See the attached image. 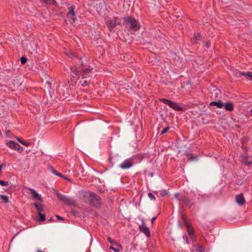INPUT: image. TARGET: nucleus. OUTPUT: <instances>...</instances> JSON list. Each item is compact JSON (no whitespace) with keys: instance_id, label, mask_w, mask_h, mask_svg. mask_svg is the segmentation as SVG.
<instances>
[{"instance_id":"23","label":"nucleus","mask_w":252,"mask_h":252,"mask_svg":"<svg viewBox=\"0 0 252 252\" xmlns=\"http://www.w3.org/2000/svg\"><path fill=\"white\" fill-rule=\"evenodd\" d=\"M187 228H188V232L189 235L190 236V237L192 238V235L194 234V233L193 230V228L191 227H190V226H189V225H188V224L187 225Z\"/></svg>"},{"instance_id":"14","label":"nucleus","mask_w":252,"mask_h":252,"mask_svg":"<svg viewBox=\"0 0 252 252\" xmlns=\"http://www.w3.org/2000/svg\"><path fill=\"white\" fill-rule=\"evenodd\" d=\"M241 161L247 165L252 164V161L249 159V158L245 155H242L241 157Z\"/></svg>"},{"instance_id":"15","label":"nucleus","mask_w":252,"mask_h":252,"mask_svg":"<svg viewBox=\"0 0 252 252\" xmlns=\"http://www.w3.org/2000/svg\"><path fill=\"white\" fill-rule=\"evenodd\" d=\"M225 109L226 111H232L234 110V105L232 102H227L224 105L223 104Z\"/></svg>"},{"instance_id":"49","label":"nucleus","mask_w":252,"mask_h":252,"mask_svg":"<svg viewBox=\"0 0 252 252\" xmlns=\"http://www.w3.org/2000/svg\"><path fill=\"white\" fill-rule=\"evenodd\" d=\"M2 166H3V165L2 164H0V171H1L2 168Z\"/></svg>"},{"instance_id":"51","label":"nucleus","mask_w":252,"mask_h":252,"mask_svg":"<svg viewBox=\"0 0 252 252\" xmlns=\"http://www.w3.org/2000/svg\"><path fill=\"white\" fill-rule=\"evenodd\" d=\"M71 213L73 214V215H75V213L73 211H71Z\"/></svg>"},{"instance_id":"6","label":"nucleus","mask_w":252,"mask_h":252,"mask_svg":"<svg viewBox=\"0 0 252 252\" xmlns=\"http://www.w3.org/2000/svg\"><path fill=\"white\" fill-rule=\"evenodd\" d=\"M133 164V160L131 158H128L125 160L120 165V167L123 169L130 168Z\"/></svg>"},{"instance_id":"9","label":"nucleus","mask_w":252,"mask_h":252,"mask_svg":"<svg viewBox=\"0 0 252 252\" xmlns=\"http://www.w3.org/2000/svg\"><path fill=\"white\" fill-rule=\"evenodd\" d=\"M68 12L67 16L68 18H71L72 20V22L74 23L76 20L75 18V13L74 11L75 6L73 5L70 6L68 7Z\"/></svg>"},{"instance_id":"46","label":"nucleus","mask_w":252,"mask_h":252,"mask_svg":"<svg viewBox=\"0 0 252 252\" xmlns=\"http://www.w3.org/2000/svg\"><path fill=\"white\" fill-rule=\"evenodd\" d=\"M191 239H192V240L193 241H195V234L194 235H192V237H190Z\"/></svg>"},{"instance_id":"47","label":"nucleus","mask_w":252,"mask_h":252,"mask_svg":"<svg viewBox=\"0 0 252 252\" xmlns=\"http://www.w3.org/2000/svg\"><path fill=\"white\" fill-rule=\"evenodd\" d=\"M206 46H207V47L208 48H209L210 45H209V43H208V42H207V43H206Z\"/></svg>"},{"instance_id":"5","label":"nucleus","mask_w":252,"mask_h":252,"mask_svg":"<svg viewBox=\"0 0 252 252\" xmlns=\"http://www.w3.org/2000/svg\"><path fill=\"white\" fill-rule=\"evenodd\" d=\"M57 198L60 200L61 201L63 202L66 204L71 205L73 204L74 201L70 198L68 197L67 196L63 195L60 193H56Z\"/></svg>"},{"instance_id":"39","label":"nucleus","mask_w":252,"mask_h":252,"mask_svg":"<svg viewBox=\"0 0 252 252\" xmlns=\"http://www.w3.org/2000/svg\"><path fill=\"white\" fill-rule=\"evenodd\" d=\"M22 145L26 146L27 147L31 145V143L29 142L24 141L23 142Z\"/></svg>"},{"instance_id":"18","label":"nucleus","mask_w":252,"mask_h":252,"mask_svg":"<svg viewBox=\"0 0 252 252\" xmlns=\"http://www.w3.org/2000/svg\"><path fill=\"white\" fill-rule=\"evenodd\" d=\"M17 143L12 140L6 141L5 144L10 149L14 150Z\"/></svg>"},{"instance_id":"17","label":"nucleus","mask_w":252,"mask_h":252,"mask_svg":"<svg viewBox=\"0 0 252 252\" xmlns=\"http://www.w3.org/2000/svg\"><path fill=\"white\" fill-rule=\"evenodd\" d=\"M240 74L244 76L246 78L252 80V72H240Z\"/></svg>"},{"instance_id":"28","label":"nucleus","mask_w":252,"mask_h":252,"mask_svg":"<svg viewBox=\"0 0 252 252\" xmlns=\"http://www.w3.org/2000/svg\"><path fill=\"white\" fill-rule=\"evenodd\" d=\"M56 175L59 176V177H62V178H63L70 182H71V180L70 179H69V178H68L67 177H66V176H64L63 175V174H55Z\"/></svg>"},{"instance_id":"38","label":"nucleus","mask_w":252,"mask_h":252,"mask_svg":"<svg viewBox=\"0 0 252 252\" xmlns=\"http://www.w3.org/2000/svg\"><path fill=\"white\" fill-rule=\"evenodd\" d=\"M109 249L113 250L115 252H120L118 249L115 248L113 247L112 246H111L110 247Z\"/></svg>"},{"instance_id":"32","label":"nucleus","mask_w":252,"mask_h":252,"mask_svg":"<svg viewBox=\"0 0 252 252\" xmlns=\"http://www.w3.org/2000/svg\"><path fill=\"white\" fill-rule=\"evenodd\" d=\"M195 40H198L200 39V34L199 33H196L194 35Z\"/></svg>"},{"instance_id":"24","label":"nucleus","mask_w":252,"mask_h":252,"mask_svg":"<svg viewBox=\"0 0 252 252\" xmlns=\"http://www.w3.org/2000/svg\"><path fill=\"white\" fill-rule=\"evenodd\" d=\"M14 150H16L20 153H21L23 151V148L18 143H16Z\"/></svg>"},{"instance_id":"8","label":"nucleus","mask_w":252,"mask_h":252,"mask_svg":"<svg viewBox=\"0 0 252 252\" xmlns=\"http://www.w3.org/2000/svg\"><path fill=\"white\" fill-rule=\"evenodd\" d=\"M118 19L117 17H114L113 19L106 21V23L110 31H112L115 28Z\"/></svg>"},{"instance_id":"50","label":"nucleus","mask_w":252,"mask_h":252,"mask_svg":"<svg viewBox=\"0 0 252 252\" xmlns=\"http://www.w3.org/2000/svg\"><path fill=\"white\" fill-rule=\"evenodd\" d=\"M36 252H42V251H41V250H37L36 251Z\"/></svg>"},{"instance_id":"4","label":"nucleus","mask_w":252,"mask_h":252,"mask_svg":"<svg viewBox=\"0 0 252 252\" xmlns=\"http://www.w3.org/2000/svg\"><path fill=\"white\" fill-rule=\"evenodd\" d=\"M89 202L91 205L96 208H99L101 205L100 198L94 193H93Z\"/></svg>"},{"instance_id":"27","label":"nucleus","mask_w":252,"mask_h":252,"mask_svg":"<svg viewBox=\"0 0 252 252\" xmlns=\"http://www.w3.org/2000/svg\"><path fill=\"white\" fill-rule=\"evenodd\" d=\"M197 252H205V248L202 246H198L196 248Z\"/></svg>"},{"instance_id":"41","label":"nucleus","mask_w":252,"mask_h":252,"mask_svg":"<svg viewBox=\"0 0 252 252\" xmlns=\"http://www.w3.org/2000/svg\"><path fill=\"white\" fill-rule=\"evenodd\" d=\"M16 140L19 142H20L21 144H22L23 143V142H24L23 140H22L20 138H19L18 137H16Z\"/></svg>"},{"instance_id":"40","label":"nucleus","mask_w":252,"mask_h":252,"mask_svg":"<svg viewBox=\"0 0 252 252\" xmlns=\"http://www.w3.org/2000/svg\"><path fill=\"white\" fill-rule=\"evenodd\" d=\"M107 240H108V241H109V242L110 243H111V244H113V243H115V241H114L113 240H112V239H111V238H110V237H108V238H107Z\"/></svg>"},{"instance_id":"16","label":"nucleus","mask_w":252,"mask_h":252,"mask_svg":"<svg viewBox=\"0 0 252 252\" xmlns=\"http://www.w3.org/2000/svg\"><path fill=\"white\" fill-rule=\"evenodd\" d=\"M210 105L216 106L219 108H221L223 107V104L220 100L218 101H212L210 102Z\"/></svg>"},{"instance_id":"52","label":"nucleus","mask_w":252,"mask_h":252,"mask_svg":"<svg viewBox=\"0 0 252 252\" xmlns=\"http://www.w3.org/2000/svg\"><path fill=\"white\" fill-rule=\"evenodd\" d=\"M150 175H151V177H152L153 176V174H150Z\"/></svg>"},{"instance_id":"45","label":"nucleus","mask_w":252,"mask_h":252,"mask_svg":"<svg viewBox=\"0 0 252 252\" xmlns=\"http://www.w3.org/2000/svg\"><path fill=\"white\" fill-rule=\"evenodd\" d=\"M157 219V217H154L153 218H152V219H151V222L152 223H154V221Z\"/></svg>"},{"instance_id":"31","label":"nucleus","mask_w":252,"mask_h":252,"mask_svg":"<svg viewBox=\"0 0 252 252\" xmlns=\"http://www.w3.org/2000/svg\"><path fill=\"white\" fill-rule=\"evenodd\" d=\"M168 193V191L166 190H162L160 192V195L161 196H164L166 195H167Z\"/></svg>"},{"instance_id":"21","label":"nucleus","mask_w":252,"mask_h":252,"mask_svg":"<svg viewBox=\"0 0 252 252\" xmlns=\"http://www.w3.org/2000/svg\"><path fill=\"white\" fill-rule=\"evenodd\" d=\"M187 156L189 157V160L190 161L197 160L198 159V156L193 155L191 154H188Z\"/></svg>"},{"instance_id":"37","label":"nucleus","mask_w":252,"mask_h":252,"mask_svg":"<svg viewBox=\"0 0 252 252\" xmlns=\"http://www.w3.org/2000/svg\"><path fill=\"white\" fill-rule=\"evenodd\" d=\"M169 129V127H166L163 128L161 131V134L165 133Z\"/></svg>"},{"instance_id":"33","label":"nucleus","mask_w":252,"mask_h":252,"mask_svg":"<svg viewBox=\"0 0 252 252\" xmlns=\"http://www.w3.org/2000/svg\"><path fill=\"white\" fill-rule=\"evenodd\" d=\"M48 170H49V172H52V173H54V174H55V173H59L58 172H57L54 169L53 167L52 166H50L48 168Z\"/></svg>"},{"instance_id":"11","label":"nucleus","mask_w":252,"mask_h":252,"mask_svg":"<svg viewBox=\"0 0 252 252\" xmlns=\"http://www.w3.org/2000/svg\"><path fill=\"white\" fill-rule=\"evenodd\" d=\"M27 189L28 190L30 191V193L31 194H32V198H33L34 199H37L40 201H42V198H41L40 195H39L36 191V190H35L34 189H32L29 188V187L27 188Z\"/></svg>"},{"instance_id":"12","label":"nucleus","mask_w":252,"mask_h":252,"mask_svg":"<svg viewBox=\"0 0 252 252\" xmlns=\"http://www.w3.org/2000/svg\"><path fill=\"white\" fill-rule=\"evenodd\" d=\"M236 201L240 206H243L245 204L246 201L244 195L242 193L237 195L236 196Z\"/></svg>"},{"instance_id":"53","label":"nucleus","mask_w":252,"mask_h":252,"mask_svg":"<svg viewBox=\"0 0 252 252\" xmlns=\"http://www.w3.org/2000/svg\"><path fill=\"white\" fill-rule=\"evenodd\" d=\"M251 114L252 115V109H251Z\"/></svg>"},{"instance_id":"7","label":"nucleus","mask_w":252,"mask_h":252,"mask_svg":"<svg viewBox=\"0 0 252 252\" xmlns=\"http://www.w3.org/2000/svg\"><path fill=\"white\" fill-rule=\"evenodd\" d=\"M139 229L141 232L145 234L148 237H149L151 236L149 228L146 226L143 220H142L141 225L139 226Z\"/></svg>"},{"instance_id":"25","label":"nucleus","mask_w":252,"mask_h":252,"mask_svg":"<svg viewBox=\"0 0 252 252\" xmlns=\"http://www.w3.org/2000/svg\"><path fill=\"white\" fill-rule=\"evenodd\" d=\"M0 197L2 199L3 202L5 203H7L9 201V199L7 196L4 195H0Z\"/></svg>"},{"instance_id":"20","label":"nucleus","mask_w":252,"mask_h":252,"mask_svg":"<svg viewBox=\"0 0 252 252\" xmlns=\"http://www.w3.org/2000/svg\"><path fill=\"white\" fill-rule=\"evenodd\" d=\"M41 2H44L49 5H56L57 2L55 0H39Z\"/></svg>"},{"instance_id":"19","label":"nucleus","mask_w":252,"mask_h":252,"mask_svg":"<svg viewBox=\"0 0 252 252\" xmlns=\"http://www.w3.org/2000/svg\"><path fill=\"white\" fill-rule=\"evenodd\" d=\"M65 54L69 58L74 59L76 58L79 60H81L80 58H78V56H76V54L71 52V51H66L65 52Z\"/></svg>"},{"instance_id":"2","label":"nucleus","mask_w":252,"mask_h":252,"mask_svg":"<svg viewBox=\"0 0 252 252\" xmlns=\"http://www.w3.org/2000/svg\"><path fill=\"white\" fill-rule=\"evenodd\" d=\"M124 21L129 25V28L134 31H137L140 29L139 22L135 18L130 16H126L124 18Z\"/></svg>"},{"instance_id":"35","label":"nucleus","mask_w":252,"mask_h":252,"mask_svg":"<svg viewBox=\"0 0 252 252\" xmlns=\"http://www.w3.org/2000/svg\"><path fill=\"white\" fill-rule=\"evenodd\" d=\"M148 195L151 200H154L156 199L155 196L151 192L148 193Z\"/></svg>"},{"instance_id":"43","label":"nucleus","mask_w":252,"mask_h":252,"mask_svg":"<svg viewBox=\"0 0 252 252\" xmlns=\"http://www.w3.org/2000/svg\"><path fill=\"white\" fill-rule=\"evenodd\" d=\"M179 193H176L175 194H174V196L176 198H177L179 201H180L181 199L179 198Z\"/></svg>"},{"instance_id":"34","label":"nucleus","mask_w":252,"mask_h":252,"mask_svg":"<svg viewBox=\"0 0 252 252\" xmlns=\"http://www.w3.org/2000/svg\"><path fill=\"white\" fill-rule=\"evenodd\" d=\"M183 238L184 240L185 241V243L186 244H189V239H188V237H187V235H186V234L184 235L183 236Z\"/></svg>"},{"instance_id":"26","label":"nucleus","mask_w":252,"mask_h":252,"mask_svg":"<svg viewBox=\"0 0 252 252\" xmlns=\"http://www.w3.org/2000/svg\"><path fill=\"white\" fill-rule=\"evenodd\" d=\"M39 217L38 220L40 221H44L45 220V216L44 214L40 213L38 214Z\"/></svg>"},{"instance_id":"30","label":"nucleus","mask_w":252,"mask_h":252,"mask_svg":"<svg viewBox=\"0 0 252 252\" xmlns=\"http://www.w3.org/2000/svg\"><path fill=\"white\" fill-rule=\"evenodd\" d=\"M21 63L22 64H24L25 63H26V62H27V59L26 57H21Z\"/></svg>"},{"instance_id":"22","label":"nucleus","mask_w":252,"mask_h":252,"mask_svg":"<svg viewBox=\"0 0 252 252\" xmlns=\"http://www.w3.org/2000/svg\"><path fill=\"white\" fill-rule=\"evenodd\" d=\"M35 208L36 209V210L38 212V213H40L43 210V207L41 204H37L36 203H34L33 204Z\"/></svg>"},{"instance_id":"42","label":"nucleus","mask_w":252,"mask_h":252,"mask_svg":"<svg viewBox=\"0 0 252 252\" xmlns=\"http://www.w3.org/2000/svg\"><path fill=\"white\" fill-rule=\"evenodd\" d=\"M16 140L19 142H20L21 144H22L23 143V142H24L23 140H22L20 138H19L18 137H16Z\"/></svg>"},{"instance_id":"10","label":"nucleus","mask_w":252,"mask_h":252,"mask_svg":"<svg viewBox=\"0 0 252 252\" xmlns=\"http://www.w3.org/2000/svg\"><path fill=\"white\" fill-rule=\"evenodd\" d=\"M94 192L89 191H82L81 195L83 199L86 201H89Z\"/></svg>"},{"instance_id":"1","label":"nucleus","mask_w":252,"mask_h":252,"mask_svg":"<svg viewBox=\"0 0 252 252\" xmlns=\"http://www.w3.org/2000/svg\"><path fill=\"white\" fill-rule=\"evenodd\" d=\"M71 70L73 74L77 77V79L80 78L81 76H82V79L87 78L91 76L92 74V69L87 67H83L81 71H79L75 68H71Z\"/></svg>"},{"instance_id":"48","label":"nucleus","mask_w":252,"mask_h":252,"mask_svg":"<svg viewBox=\"0 0 252 252\" xmlns=\"http://www.w3.org/2000/svg\"><path fill=\"white\" fill-rule=\"evenodd\" d=\"M9 133H10L9 130H7L6 131V133L7 135H8V134H9Z\"/></svg>"},{"instance_id":"44","label":"nucleus","mask_w":252,"mask_h":252,"mask_svg":"<svg viewBox=\"0 0 252 252\" xmlns=\"http://www.w3.org/2000/svg\"><path fill=\"white\" fill-rule=\"evenodd\" d=\"M56 217L58 219V220H64V219L60 216L56 215Z\"/></svg>"},{"instance_id":"13","label":"nucleus","mask_w":252,"mask_h":252,"mask_svg":"<svg viewBox=\"0 0 252 252\" xmlns=\"http://www.w3.org/2000/svg\"><path fill=\"white\" fill-rule=\"evenodd\" d=\"M181 198L182 199L183 202L185 203L186 205L188 206L189 208H190L192 205V203H191L189 197L187 195L182 196Z\"/></svg>"},{"instance_id":"36","label":"nucleus","mask_w":252,"mask_h":252,"mask_svg":"<svg viewBox=\"0 0 252 252\" xmlns=\"http://www.w3.org/2000/svg\"><path fill=\"white\" fill-rule=\"evenodd\" d=\"M83 86H87L89 84V82L87 80H84L82 81H80Z\"/></svg>"},{"instance_id":"3","label":"nucleus","mask_w":252,"mask_h":252,"mask_svg":"<svg viewBox=\"0 0 252 252\" xmlns=\"http://www.w3.org/2000/svg\"><path fill=\"white\" fill-rule=\"evenodd\" d=\"M160 101L164 104L168 105L170 108L173 109L175 111H183V109L177 103L172 101L165 98H161Z\"/></svg>"},{"instance_id":"29","label":"nucleus","mask_w":252,"mask_h":252,"mask_svg":"<svg viewBox=\"0 0 252 252\" xmlns=\"http://www.w3.org/2000/svg\"><path fill=\"white\" fill-rule=\"evenodd\" d=\"M0 185L2 186H7L8 185V181H2L0 180Z\"/></svg>"}]
</instances>
